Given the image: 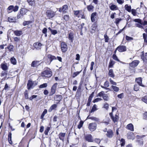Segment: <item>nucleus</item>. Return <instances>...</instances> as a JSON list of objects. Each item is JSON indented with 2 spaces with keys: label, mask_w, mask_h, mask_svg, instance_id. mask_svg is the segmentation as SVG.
<instances>
[{
  "label": "nucleus",
  "mask_w": 147,
  "mask_h": 147,
  "mask_svg": "<svg viewBox=\"0 0 147 147\" xmlns=\"http://www.w3.org/2000/svg\"><path fill=\"white\" fill-rule=\"evenodd\" d=\"M53 73L51 69L48 67H45L44 71L41 73V76L43 78H50L52 76Z\"/></svg>",
  "instance_id": "f257e3e1"
},
{
  "label": "nucleus",
  "mask_w": 147,
  "mask_h": 147,
  "mask_svg": "<svg viewBox=\"0 0 147 147\" xmlns=\"http://www.w3.org/2000/svg\"><path fill=\"white\" fill-rule=\"evenodd\" d=\"M74 16L78 18H81L82 19H86V16L82 10H74L73 11Z\"/></svg>",
  "instance_id": "f03ea898"
},
{
  "label": "nucleus",
  "mask_w": 147,
  "mask_h": 147,
  "mask_svg": "<svg viewBox=\"0 0 147 147\" xmlns=\"http://www.w3.org/2000/svg\"><path fill=\"white\" fill-rule=\"evenodd\" d=\"M117 109V108L116 107H112V112L109 113V115L111 118L112 121L115 123L116 122L118 121L119 119V117L118 115L117 114L115 115V116L113 115V112L114 110Z\"/></svg>",
  "instance_id": "7ed1b4c3"
},
{
  "label": "nucleus",
  "mask_w": 147,
  "mask_h": 147,
  "mask_svg": "<svg viewBox=\"0 0 147 147\" xmlns=\"http://www.w3.org/2000/svg\"><path fill=\"white\" fill-rule=\"evenodd\" d=\"M56 57L54 55L48 54L47 55V58L45 60V63L47 65H49L53 60H56Z\"/></svg>",
  "instance_id": "20e7f679"
},
{
  "label": "nucleus",
  "mask_w": 147,
  "mask_h": 147,
  "mask_svg": "<svg viewBox=\"0 0 147 147\" xmlns=\"http://www.w3.org/2000/svg\"><path fill=\"white\" fill-rule=\"evenodd\" d=\"M28 11V10L26 9L22 8L20 9L19 12L18 13L17 15V18L18 19L22 18L26 14Z\"/></svg>",
  "instance_id": "39448f33"
},
{
  "label": "nucleus",
  "mask_w": 147,
  "mask_h": 147,
  "mask_svg": "<svg viewBox=\"0 0 147 147\" xmlns=\"http://www.w3.org/2000/svg\"><path fill=\"white\" fill-rule=\"evenodd\" d=\"M57 85L58 83H55L52 86L51 88L50 91L49 92V96H52L55 93Z\"/></svg>",
  "instance_id": "423d86ee"
},
{
  "label": "nucleus",
  "mask_w": 147,
  "mask_h": 147,
  "mask_svg": "<svg viewBox=\"0 0 147 147\" xmlns=\"http://www.w3.org/2000/svg\"><path fill=\"white\" fill-rule=\"evenodd\" d=\"M55 12L51 9H48L46 11V15L47 18L49 19L53 18L55 15Z\"/></svg>",
  "instance_id": "0eeeda50"
},
{
  "label": "nucleus",
  "mask_w": 147,
  "mask_h": 147,
  "mask_svg": "<svg viewBox=\"0 0 147 147\" xmlns=\"http://www.w3.org/2000/svg\"><path fill=\"white\" fill-rule=\"evenodd\" d=\"M90 19L92 22H98L99 17L96 12H93L91 13Z\"/></svg>",
  "instance_id": "6e6552de"
},
{
  "label": "nucleus",
  "mask_w": 147,
  "mask_h": 147,
  "mask_svg": "<svg viewBox=\"0 0 147 147\" xmlns=\"http://www.w3.org/2000/svg\"><path fill=\"white\" fill-rule=\"evenodd\" d=\"M37 83H34L32 80H29L28 81L27 84V88L28 90L33 88L35 86L37 85Z\"/></svg>",
  "instance_id": "1a4fd4ad"
},
{
  "label": "nucleus",
  "mask_w": 147,
  "mask_h": 147,
  "mask_svg": "<svg viewBox=\"0 0 147 147\" xmlns=\"http://www.w3.org/2000/svg\"><path fill=\"white\" fill-rule=\"evenodd\" d=\"M18 9L19 7L18 5H16L14 7L13 5H11L7 8V9L8 11H8V13H9L13 11L14 12L17 11L18 10Z\"/></svg>",
  "instance_id": "9d476101"
},
{
  "label": "nucleus",
  "mask_w": 147,
  "mask_h": 147,
  "mask_svg": "<svg viewBox=\"0 0 147 147\" xmlns=\"http://www.w3.org/2000/svg\"><path fill=\"white\" fill-rule=\"evenodd\" d=\"M88 128L90 131H93L96 129L97 124L95 123H90L88 125Z\"/></svg>",
  "instance_id": "9b49d317"
},
{
  "label": "nucleus",
  "mask_w": 147,
  "mask_h": 147,
  "mask_svg": "<svg viewBox=\"0 0 147 147\" xmlns=\"http://www.w3.org/2000/svg\"><path fill=\"white\" fill-rule=\"evenodd\" d=\"M61 50L63 53H65L67 51L68 47L65 42H61Z\"/></svg>",
  "instance_id": "f8f14e48"
},
{
  "label": "nucleus",
  "mask_w": 147,
  "mask_h": 147,
  "mask_svg": "<svg viewBox=\"0 0 147 147\" xmlns=\"http://www.w3.org/2000/svg\"><path fill=\"white\" fill-rule=\"evenodd\" d=\"M117 49H118L119 52L121 53L126 51L127 49L125 46L120 45L117 47Z\"/></svg>",
  "instance_id": "ddd939ff"
},
{
  "label": "nucleus",
  "mask_w": 147,
  "mask_h": 147,
  "mask_svg": "<svg viewBox=\"0 0 147 147\" xmlns=\"http://www.w3.org/2000/svg\"><path fill=\"white\" fill-rule=\"evenodd\" d=\"M142 78L141 77L136 78L135 79L136 82V83L139 86L143 87H146V86L142 84Z\"/></svg>",
  "instance_id": "4468645a"
},
{
  "label": "nucleus",
  "mask_w": 147,
  "mask_h": 147,
  "mask_svg": "<svg viewBox=\"0 0 147 147\" xmlns=\"http://www.w3.org/2000/svg\"><path fill=\"white\" fill-rule=\"evenodd\" d=\"M85 140L88 142H93L94 140L92 136L90 134H88L85 136Z\"/></svg>",
  "instance_id": "2eb2a0df"
},
{
  "label": "nucleus",
  "mask_w": 147,
  "mask_h": 147,
  "mask_svg": "<svg viewBox=\"0 0 147 147\" xmlns=\"http://www.w3.org/2000/svg\"><path fill=\"white\" fill-rule=\"evenodd\" d=\"M140 63V61L138 60H135L132 61L129 63L130 66L132 67H136Z\"/></svg>",
  "instance_id": "dca6fc26"
},
{
  "label": "nucleus",
  "mask_w": 147,
  "mask_h": 147,
  "mask_svg": "<svg viewBox=\"0 0 147 147\" xmlns=\"http://www.w3.org/2000/svg\"><path fill=\"white\" fill-rule=\"evenodd\" d=\"M66 135L65 133L60 132L58 134V136L59 139L62 142L64 141L65 137Z\"/></svg>",
  "instance_id": "f3484780"
},
{
  "label": "nucleus",
  "mask_w": 147,
  "mask_h": 147,
  "mask_svg": "<svg viewBox=\"0 0 147 147\" xmlns=\"http://www.w3.org/2000/svg\"><path fill=\"white\" fill-rule=\"evenodd\" d=\"M142 54L140 55L141 59L143 60L144 62H146L147 61V52L144 54V51L141 52Z\"/></svg>",
  "instance_id": "a211bd4d"
},
{
  "label": "nucleus",
  "mask_w": 147,
  "mask_h": 147,
  "mask_svg": "<svg viewBox=\"0 0 147 147\" xmlns=\"http://www.w3.org/2000/svg\"><path fill=\"white\" fill-rule=\"evenodd\" d=\"M107 136L109 138H112L114 136V133L113 131L111 129H109L107 131L106 134Z\"/></svg>",
  "instance_id": "6ab92c4d"
},
{
  "label": "nucleus",
  "mask_w": 147,
  "mask_h": 147,
  "mask_svg": "<svg viewBox=\"0 0 147 147\" xmlns=\"http://www.w3.org/2000/svg\"><path fill=\"white\" fill-rule=\"evenodd\" d=\"M94 92H92L91 94L88 97V102L87 103L86 106H89L90 105V103L92 100V98L94 96Z\"/></svg>",
  "instance_id": "aec40b11"
},
{
  "label": "nucleus",
  "mask_w": 147,
  "mask_h": 147,
  "mask_svg": "<svg viewBox=\"0 0 147 147\" xmlns=\"http://www.w3.org/2000/svg\"><path fill=\"white\" fill-rule=\"evenodd\" d=\"M104 85V86H101V87L102 88H104L106 90H108L109 91L111 90L109 88H107L108 87H109V83L108 81L106 80L105 82Z\"/></svg>",
  "instance_id": "412c9836"
},
{
  "label": "nucleus",
  "mask_w": 147,
  "mask_h": 147,
  "mask_svg": "<svg viewBox=\"0 0 147 147\" xmlns=\"http://www.w3.org/2000/svg\"><path fill=\"white\" fill-rule=\"evenodd\" d=\"M144 31L146 33H144L142 34L143 38L144 40V43L147 45V28L145 29Z\"/></svg>",
  "instance_id": "4be33fe9"
},
{
  "label": "nucleus",
  "mask_w": 147,
  "mask_h": 147,
  "mask_svg": "<svg viewBox=\"0 0 147 147\" xmlns=\"http://www.w3.org/2000/svg\"><path fill=\"white\" fill-rule=\"evenodd\" d=\"M62 98V96L60 95H56L54 97V99H55L56 101H57V103H59Z\"/></svg>",
  "instance_id": "5701e85b"
},
{
  "label": "nucleus",
  "mask_w": 147,
  "mask_h": 147,
  "mask_svg": "<svg viewBox=\"0 0 147 147\" xmlns=\"http://www.w3.org/2000/svg\"><path fill=\"white\" fill-rule=\"evenodd\" d=\"M42 45L41 43L38 42H36L33 44L34 47L37 50L40 49Z\"/></svg>",
  "instance_id": "b1692460"
},
{
  "label": "nucleus",
  "mask_w": 147,
  "mask_h": 147,
  "mask_svg": "<svg viewBox=\"0 0 147 147\" xmlns=\"http://www.w3.org/2000/svg\"><path fill=\"white\" fill-rule=\"evenodd\" d=\"M14 47L12 45L10 44L8 46L6 47L5 48V49L7 50H8V51L9 52H13L14 51Z\"/></svg>",
  "instance_id": "393cba45"
},
{
  "label": "nucleus",
  "mask_w": 147,
  "mask_h": 147,
  "mask_svg": "<svg viewBox=\"0 0 147 147\" xmlns=\"http://www.w3.org/2000/svg\"><path fill=\"white\" fill-rule=\"evenodd\" d=\"M1 68L4 71L7 70L8 69V66H7V63L5 62L1 63Z\"/></svg>",
  "instance_id": "a878e982"
},
{
  "label": "nucleus",
  "mask_w": 147,
  "mask_h": 147,
  "mask_svg": "<svg viewBox=\"0 0 147 147\" xmlns=\"http://www.w3.org/2000/svg\"><path fill=\"white\" fill-rule=\"evenodd\" d=\"M127 138L128 139L134 140L135 138V135L134 133L132 132H129L127 134Z\"/></svg>",
  "instance_id": "bb28decb"
},
{
  "label": "nucleus",
  "mask_w": 147,
  "mask_h": 147,
  "mask_svg": "<svg viewBox=\"0 0 147 147\" xmlns=\"http://www.w3.org/2000/svg\"><path fill=\"white\" fill-rule=\"evenodd\" d=\"M109 7L110 9L112 11H115L118 9V7L113 4H110L109 5Z\"/></svg>",
  "instance_id": "cd10ccee"
},
{
  "label": "nucleus",
  "mask_w": 147,
  "mask_h": 147,
  "mask_svg": "<svg viewBox=\"0 0 147 147\" xmlns=\"http://www.w3.org/2000/svg\"><path fill=\"white\" fill-rule=\"evenodd\" d=\"M13 33L15 35L17 36H20L22 34V30H13Z\"/></svg>",
  "instance_id": "c85d7f7f"
},
{
  "label": "nucleus",
  "mask_w": 147,
  "mask_h": 147,
  "mask_svg": "<svg viewBox=\"0 0 147 147\" xmlns=\"http://www.w3.org/2000/svg\"><path fill=\"white\" fill-rule=\"evenodd\" d=\"M39 61H33L31 63V66L33 67H37L40 65Z\"/></svg>",
  "instance_id": "c756f323"
},
{
  "label": "nucleus",
  "mask_w": 147,
  "mask_h": 147,
  "mask_svg": "<svg viewBox=\"0 0 147 147\" xmlns=\"http://www.w3.org/2000/svg\"><path fill=\"white\" fill-rule=\"evenodd\" d=\"M126 128L131 131H134V127L133 125L131 123L128 124L126 126Z\"/></svg>",
  "instance_id": "7c9ffc66"
},
{
  "label": "nucleus",
  "mask_w": 147,
  "mask_h": 147,
  "mask_svg": "<svg viewBox=\"0 0 147 147\" xmlns=\"http://www.w3.org/2000/svg\"><path fill=\"white\" fill-rule=\"evenodd\" d=\"M34 20L29 21H24L23 23L22 24L24 26L28 25L29 24L33 23L34 22Z\"/></svg>",
  "instance_id": "2f4dec72"
},
{
  "label": "nucleus",
  "mask_w": 147,
  "mask_h": 147,
  "mask_svg": "<svg viewBox=\"0 0 147 147\" xmlns=\"http://www.w3.org/2000/svg\"><path fill=\"white\" fill-rule=\"evenodd\" d=\"M108 74L109 77L112 78H114L115 77V75L112 69H111L109 70Z\"/></svg>",
  "instance_id": "473e14b6"
},
{
  "label": "nucleus",
  "mask_w": 147,
  "mask_h": 147,
  "mask_svg": "<svg viewBox=\"0 0 147 147\" xmlns=\"http://www.w3.org/2000/svg\"><path fill=\"white\" fill-rule=\"evenodd\" d=\"M93 23V24H92L91 26L92 29L94 31H96L97 29L98 22H95Z\"/></svg>",
  "instance_id": "72a5a7b5"
},
{
  "label": "nucleus",
  "mask_w": 147,
  "mask_h": 147,
  "mask_svg": "<svg viewBox=\"0 0 147 147\" xmlns=\"http://www.w3.org/2000/svg\"><path fill=\"white\" fill-rule=\"evenodd\" d=\"M11 135L12 134L11 132H9L8 133V140L9 144L12 145V142L11 140Z\"/></svg>",
  "instance_id": "f704fd0d"
},
{
  "label": "nucleus",
  "mask_w": 147,
  "mask_h": 147,
  "mask_svg": "<svg viewBox=\"0 0 147 147\" xmlns=\"http://www.w3.org/2000/svg\"><path fill=\"white\" fill-rule=\"evenodd\" d=\"M115 63V62L114 61L111 59L108 65V68H113V65Z\"/></svg>",
  "instance_id": "c9c22d12"
},
{
  "label": "nucleus",
  "mask_w": 147,
  "mask_h": 147,
  "mask_svg": "<svg viewBox=\"0 0 147 147\" xmlns=\"http://www.w3.org/2000/svg\"><path fill=\"white\" fill-rule=\"evenodd\" d=\"M74 38V33L72 32H70L68 35V38L69 40L72 42L73 41Z\"/></svg>",
  "instance_id": "e433bc0d"
},
{
  "label": "nucleus",
  "mask_w": 147,
  "mask_h": 147,
  "mask_svg": "<svg viewBox=\"0 0 147 147\" xmlns=\"http://www.w3.org/2000/svg\"><path fill=\"white\" fill-rule=\"evenodd\" d=\"M57 105L56 104H54L52 105L48 110L49 112H51L53 110L55 109L57 107Z\"/></svg>",
  "instance_id": "4c0bfd02"
},
{
  "label": "nucleus",
  "mask_w": 147,
  "mask_h": 147,
  "mask_svg": "<svg viewBox=\"0 0 147 147\" xmlns=\"http://www.w3.org/2000/svg\"><path fill=\"white\" fill-rule=\"evenodd\" d=\"M111 89H112L113 90H113V91L116 92H117L119 91V87L113 85H112L111 86Z\"/></svg>",
  "instance_id": "58836bf2"
},
{
  "label": "nucleus",
  "mask_w": 147,
  "mask_h": 147,
  "mask_svg": "<svg viewBox=\"0 0 147 147\" xmlns=\"http://www.w3.org/2000/svg\"><path fill=\"white\" fill-rule=\"evenodd\" d=\"M28 3L29 5L34 6L35 5V1L34 0H27Z\"/></svg>",
  "instance_id": "ea45409f"
},
{
  "label": "nucleus",
  "mask_w": 147,
  "mask_h": 147,
  "mask_svg": "<svg viewBox=\"0 0 147 147\" xmlns=\"http://www.w3.org/2000/svg\"><path fill=\"white\" fill-rule=\"evenodd\" d=\"M97 109L96 108V105H94L92 107V108L91 110L89 111V113H93L95 111H96Z\"/></svg>",
  "instance_id": "a19ab883"
},
{
  "label": "nucleus",
  "mask_w": 147,
  "mask_h": 147,
  "mask_svg": "<svg viewBox=\"0 0 147 147\" xmlns=\"http://www.w3.org/2000/svg\"><path fill=\"white\" fill-rule=\"evenodd\" d=\"M90 119L95 121L98 123H99L100 122V119L98 118L92 116L90 118Z\"/></svg>",
  "instance_id": "79ce46f5"
},
{
  "label": "nucleus",
  "mask_w": 147,
  "mask_h": 147,
  "mask_svg": "<svg viewBox=\"0 0 147 147\" xmlns=\"http://www.w3.org/2000/svg\"><path fill=\"white\" fill-rule=\"evenodd\" d=\"M11 63L13 65H16L17 64V61L16 59L14 57H11L10 59Z\"/></svg>",
  "instance_id": "37998d69"
},
{
  "label": "nucleus",
  "mask_w": 147,
  "mask_h": 147,
  "mask_svg": "<svg viewBox=\"0 0 147 147\" xmlns=\"http://www.w3.org/2000/svg\"><path fill=\"white\" fill-rule=\"evenodd\" d=\"M47 109H45L44 110L40 117V118L42 120H44L45 119L44 118V117L45 114H46L47 113Z\"/></svg>",
  "instance_id": "c03bdc74"
},
{
  "label": "nucleus",
  "mask_w": 147,
  "mask_h": 147,
  "mask_svg": "<svg viewBox=\"0 0 147 147\" xmlns=\"http://www.w3.org/2000/svg\"><path fill=\"white\" fill-rule=\"evenodd\" d=\"M112 57L113 59L115 60L116 61H117L119 62L120 63H123V62L120 61L118 59L117 57V56L116 54L113 55Z\"/></svg>",
  "instance_id": "a18cd8bd"
},
{
  "label": "nucleus",
  "mask_w": 147,
  "mask_h": 147,
  "mask_svg": "<svg viewBox=\"0 0 147 147\" xmlns=\"http://www.w3.org/2000/svg\"><path fill=\"white\" fill-rule=\"evenodd\" d=\"M125 10L129 12H131V7L130 5L129 6L127 4H126L125 6Z\"/></svg>",
  "instance_id": "49530a36"
},
{
  "label": "nucleus",
  "mask_w": 147,
  "mask_h": 147,
  "mask_svg": "<svg viewBox=\"0 0 147 147\" xmlns=\"http://www.w3.org/2000/svg\"><path fill=\"white\" fill-rule=\"evenodd\" d=\"M8 21L10 22H16V19L14 17H9L8 18Z\"/></svg>",
  "instance_id": "de8ad7c7"
},
{
  "label": "nucleus",
  "mask_w": 147,
  "mask_h": 147,
  "mask_svg": "<svg viewBox=\"0 0 147 147\" xmlns=\"http://www.w3.org/2000/svg\"><path fill=\"white\" fill-rule=\"evenodd\" d=\"M14 41L13 42H15L16 44H17L20 41V38L19 37H15L13 38Z\"/></svg>",
  "instance_id": "09e8293b"
},
{
  "label": "nucleus",
  "mask_w": 147,
  "mask_h": 147,
  "mask_svg": "<svg viewBox=\"0 0 147 147\" xmlns=\"http://www.w3.org/2000/svg\"><path fill=\"white\" fill-rule=\"evenodd\" d=\"M102 140V139H100L99 138H95L93 142H94L98 144H99L101 141Z\"/></svg>",
  "instance_id": "8fccbe9b"
},
{
  "label": "nucleus",
  "mask_w": 147,
  "mask_h": 147,
  "mask_svg": "<svg viewBox=\"0 0 147 147\" xmlns=\"http://www.w3.org/2000/svg\"><path fill=\"white\" fill-rule=\"evenodd\" d=\"M82 71V70L80 71H77L74 72L72 74V77L74 78L78 75Z\"/></svg>",
  "instance_id": "3c124183"
},
{
  "label": "nucleus",
  "mask_w": 147,
  "mask_h": 147,
  "mask_svg": "<svg viewBox=\"0 0 147 147\" xmlns=\"http://www.w3.org/2000/svg\"><path fill=\"white\" fill-rule=\"evenodd\" d=\"M87 8L88 10V11H90L92 10L93 9L94 7L93 5L90 4L89 5H88L87 6Z\"/></svg>",
  "instance_id": "603ef678"
},
{
  "label": "nucleus",
  "mask_w": 147,
  "mask_h": 147,
  "mask_svg": "<svg viewBox=\"0 0 147 147\" xmlns=\"http://www.w3.org/2000/svg\"><path fill=\"white\" fill-rule=\"evenodd\" d=\"M84 123V122L82 120L80 121L79 124L78 125V128L80 129L82 127Z\"/></svg>",
  "instance_id": "864d4df0"
},
{
  "label": "nucleus",
  "mask_w": 147,
  "mask_h": 147,
  "mask_svg": "<svg viewBox=\"0 0 147 147\" xmlns=\"http://www.w3.org/2000/svg\"><path fill=\"white\" fill-rule=\"evenodd\" d=\"M134 21L135 22H138L143 25V22H142V20L139 19H136L134 20Z\"/></svg>",
  "instance_id": "5fc2aeb1"
},
{
  "label": "nucleus",
  "mask_w": 147,
  "mask_h": 147,
  "mask_svg": "<svg viewBox=\"0 0 147 147\" xmlns=\"http://www.w3.org/2000/svg\"><path fill=\"white\" fill-rule=\"evenodd\" d=\"M102 97L105 101H108L109 99V97L107 94H104Z\"/></svg>",
  "instance_id": "6e6d98bb"
},
{
  "label": "nucleus",
  "mask_w": 147,
  "mask_h": 147,
  "mask_svg": "<svg viewBox=\"0 0 147 147\" xmlns=\"http://www.w3.org/2000/svg\"><path fill=\"white\" fill-rule=\"evenodd\" d=\"M104 37L105 42H108V41L110 39L109 37L107 35V33H106L104 34Z\"/></svg>",
  "instance_id": "4d7b16f0"
},
{
  "label": "nucleus",
  "mask_w": 147,
  "mask_h": 147,
  "mask_svg": "<svg viewBox=\"0 0 147 147\" xmlns=\"http://www.w3.org/2000/svg\"><path fill=\"white\" fill-rule=\"evenodd\" d=\"M121 143V146H124L125 144V140L123 138H121L120 140Z\"/></svg>",
  "instance_id": "13d9d810"
},
{
  "label": "nucleus",
  "mask_w": 147,
  "mask_h": 147,
  "mask_svg": "<svg viewBox=\"0 0 147 147\" xmlns=\"http://www.w3.org/2000/svg\"><path fill=\"white\" fill-rule=\"evenodd\" d=\"M122 19L121 18H116L115 20V21L114 22V23L116 24L117 25H118L119 24V22L122 20Z\"/></svg>",
  "instance_id": "bf43d9fd"
},
{
  "label": "nucleus",
  "mask_w": 147,
  "mask_h": 147,
  "mask_svg": "<svg viewBox=\"0 0 147 147\" xmlns=\"http://www.w3.org/2000/svg\"><path fill=\"white\" fill-rule=\"evenodd\" d=\"M24 94L25 99H28L29 98H28V91L27 90H26L24 92Z\"/></svg>",
  "instance_id": "052dcab7"
},
{
  "label": "nucleus",
  "mask_w": 147,
  "mask_h": 147,
  "mask_svg": "<svg viewBox=\"0 0 147 147\" xmlns=\"http://www.w3.org/2000/svg\"><path fill=\"white\" fill-rule=\"evenodd\" d=\"M137 84H135L134 85V90L136 91H137L139 90L140 87Z\"/></svg>",
  "instance_id": "680f3d73"
},
{
  "label": "nucleus",
  "mask_w": 147,
  "mask_h": 147,
  "mask_svg": "<svg viewBox=\"0 0 147 147\" xmlns=\"http://www.w3.org/2000/svg\"><path fill=\"white\" fill-rule=\"evenodd\" d=\"M47 29L46 28H44L42 31V33L45 34V37L47 36Z\"/></svg>",
  "instance_id": "e2e57ef3"
},
{
  "label": "nucleus",
  "mask_w": 147,
  "mask_h": 147,
  "mask_svg": "<svg viewBox=\"0 0 147 147\" xmlns=\"http://www.w3.org/2000/svg\"><path fill=\"white\" fill-rule=\"evenodd\" d=\"M63 19L66 22L69 20V15H65L63 16Z\"/></svg>",
  "instance_id": "0e129e2a"
},
{
  "label": "nucleus",
  "mask_w": 147,
  "mask_h": 147,
  "mask_svg": "<svg viewBox=\"0 0 147 147\" xmlns=\"http://www.w3.org/2000/svg\"><path fill=\"white\" fill-rule=\"evenodd\" d=\"M50 127H47L45 130L44 133L45 135H47L48 133L50 130Z\"/></svg>",
  "instance_id": "69168bd1"
},
{
  "label": "nucleus",
  "mask_w": 147,
  "mask_h": 147,
  "mask_svg": "<svg viewBox=\"0 0 147 147\" xmlns=\"http://www.w3.org/2000/svg\"><path fill=\"white\" fill-rule=\"evenodd\" d=\"M142 100L146 104H147V96H144L143 97H142Z\"/></svg>",
  "instance_id": "338daca9"
},
{
  "label": "nucleus",
  "mask_w": 147,
  "mask_h": 147,
  "mask_svg": "<svg viewBox=\"0 0 147 147\" xmlns=\"http://www.w3.org/2000/svg\"><path fill=\"white\" fill-rule=\"evenodd\" d=\"M62 10H63V12H66L65 10L68 9V6L67 5H65L63 6L62 7Z\"/></svg>",
  "instance_id": "774afa93"
}]
</instances>
